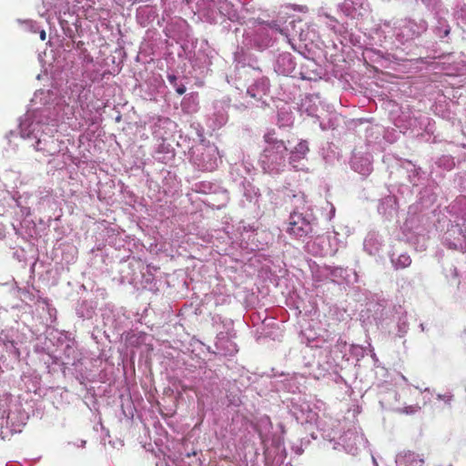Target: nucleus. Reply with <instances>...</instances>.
<instances>
[{"label": "nucleus", "instance_id": "nucleus-9", "mask_svg": "<svg viewBox=\"0 0 466 466\" xmlns=\"http://www.w3.org/2000/svg\"><path fill=\"white\" fill-rule=\"evenodd\" d=\"M40 37L42 40H45L46 39V32L45 31H42L41 34H40Z\"/></svg>", "mask_w": 466, "mask_h": 466}, {"label": "nucleus", "instance_id": "nucleus-5", "mask_svg": "<svg viewBox=\"0 0 466 466\" xmlns=\"http://www.w3.org/2000/svg\"><path fill=\"white\" fill-rule=\"evenodd\" d=\"M308 151L309 147L307 142H299L296 146L295 150L291 152L290 161L292 162L298 158L304 157Z\"/></svg>", "mask_w": 466, "mask_h": 466}, {"label": "nucleus", "instance_id": "nucleus-2", "mask_svg": "<svg viewBox=\"0 0 466 466\" xmlns=\"http://www.w3.org/2000/svg\"><path fill=\"white\" fill-rule=\"evenodd\" d=\"M313 228L309 220L303 214L293 212L290 214L287 232L298 239H304L312 234Z\"/></svg>", "mask_w": 466, "mask_h": 466}, {"label": "nucleus", "instance_id": "nucleus-10", "mask_svg": "<svg viewBox=\"0 0 466 466\" xmlns=\"http://www.w3.org/2000/svg\"><path fill=\"white\" fill-rule=\"evenodd\" d=\"M277 152H278L277 150H274V151H273V156H278V153H277Z\"/></svg>", "mask_w": 466, "mask_h": 466}, {"label": "nucleus", "instance_id": "nucleus-8", "mask_svg": "<svg viewBox=\"0 0 466 466\" xmlns=\"http://www.w3.org/2000/svg\"><path fill=\"white\" fill-rule=\"evenodd\" d=\"M176 91L178 95H183L186 92V87L184 85L176 87Z\"/></svg>", "mask_w": 466, "mask_h": 466}, {"label": "nucleus", "instance_id": "nucleus-7", "mask_svg": "<svg viewBox=\"0 0 466 466\" xmlns=\"http://www.w3.org/2000/svg\"><path fill=\"white\" fill-rule=\"evenodd\" d=\"M167 79H168L169 83H170L172 86H177V76H174V75H169V76H167Z\"/></svg>", "mask_w": 466, "mask_h": 466}, {"label": "nucleus", "instance_id": "nucleus-4", "mask_svg": "<svg viewBox=\"0 0 466 466\" xmlns=\"http://www.w3.org/2000/svg\"><path fill=\"white\" fill-rule=\"evenodd\" d=\"M408 27L410 31H412L413 35L419 36L422 33L426 32L428 25L427 22L423 19H420L419 22L412 20L409 21Z\"/></svg>", "mask_w": 466, "mask_h": 466}, {"label": "nucleus", "instance_id": "nucleus-3", "mask_svg": "<svg viewBox=\"0 0 466 466\" xmlns=\"http://www.w3.org/2000/svg\"><path fill=\"white\" fill-rule=\"evenodd\" d=\"M3 418H5L6 426L10 427L12 432L21 431V428L25 425L28 419L24 410H5Z\"/></svg>", "mask_w": 466, "mask_h": 466}, {"label": "nucleus", "instance_id": "nucleus-6", "mask_svg": "<svg viewBox=\"0 0 466 466\" xmlns=\"http://www.w3.org/2000/svg\"><path fill=\"white\" fill-rule=\"evenodd\" d=\"M410 263H411L410 257L407 254H401L399 256L396 265H397V267L404 268L409 267L410 265Z\"/></svg>", "mask_w": 466, "mask_h": 466}, {"label": "nucleus", "instance_id": "nucleus-1", "mask_svg": "<svg viewBox=\"0 0 466 466\" xmlns=\"http://www.w3.org/2000/svg\"><path fill=\"white\" fill-rule=\"evenodd\" d=\"M274 135V132L264 135L267 147L263 150V157L270 164L281 165L285 161L288 148L284 141L277 139Z\"/></svg>", "mask_w": 466, "mask_h": 466}]
</instances>
